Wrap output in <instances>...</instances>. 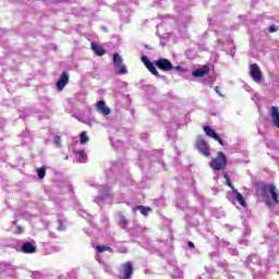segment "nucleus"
Masks as SVG:
<instances>
[{
	"instance_id": "nucleus-1",
	"label": "nucleus",
	"mask_w": 279,
	"mask_h": 279,
	"mask_svg": "<svg viewBox=\"0 0 279 279\" xmlns=\"http://www.w3.org/2000/svg\"><path fill=\"white\" fill-rule=\"evenodd\" d=\"M256 189L257 193L260 194L262 197H267V193L269 192L272 197V202H275V204H279L278 187H276L274 184L267 185L264 182H258L256 184Z\"/></svg>"
},
{
	"instance_id": "nucleus-2",
	"label": "nucleus",
	"mask_w": 279,
	"mask_h": 279,
	"mask_svg": "<svg viewBox=\"0 0 279 279\" xmlns=\"http://www.w3.org/2000/svg\"><path fill=\"white\" fill-rule=\"evenodd\" d=\"M209 167L213 171H226L228 167V157H226V153L219 150L217 156L209 162Z\"/></svg>"
},
{
	"instance_id": "nucleus-3",
	"label": "nucleus",
	"mask_w": 279,
	"mask_h": 279,
	"mask_svg": "<svg viewBox=\"0 0 279 279\" xmlns=\"http://www.w3.org/2000/svg\"><path fill=\"white\" fill-rule=\"evenodd\" d=\"M113 66L118 75H128V66L123 64V59L118 52L113 53Z\"/></svg>"
},
{
	"instance_id": "nucleus-4",
	"label": "nucleus",
	"mask_w": 279,
	"mask_h": 279,
	"mask_svg": "<svg viewBox=\"0 0 279 279\" xmlns=\"http://www.w3.org/2000/svg\"><path fill=\"white\" fill-rule=\"evenodd\" d=\"M195 147L196 149H198L202 156H205V158H210V149L208 148V142H206L204 138H198L196 141Z\"/></svg>"
},
{
	"instance_id": "nucleus-5",
	"label": "nucleus",
	"mask_w": 279,
	"mask_h": 279,
	"mask_svg": "<svg viewBox=\"0 0 279 279\" xmlns=\"http://www.w3.org/2000/svg\"><path fill=\"white\" fill-rule=\"evenodd\" d=\"M250 75L252 80L255 81L257 84L263 82V72L260 71V66H258V64H251Z\"/></svg>"
},
{
	"instance_id": "nucleus-6",
	"label": "nucleus",
	"mask_w": 279,
	"mask_h": 279,
	"mask_svg": "<svg viewBox=\"0 0 279 279\" xmlns=\"http://www.w3.org/2000/svg\"><path fill=\"white\" fill-rule=\"evenodd\" d=\"M203 130H204L205 134L207 136H209V138H214V141H217V143H219V145H221L222 147H226L223 140H221V136H219V134H217V131H215L213 128H210L208 125H204Z\"/></svg>"
},
{
	"instance_id": "nucleus-7",
	"label": "nucleus",
	"mask_w": 279,
	"mask_h": 279,
	"mask_svg": "<svg viewBox=\"0 0 279 279\" xmlns=\"http://www.w3.org/2000/svg\"><path fill=\"white\" fill-rule=\"evenodd\" d=\"M155 66L159 69V71H173V63L169 61V59H158L155 61Z\"/></svg>"
},
{
	"instance_id": "nucleus-8",
	"label": "nucleus",
	"mask_w": 279,
	"mask_h": 279,
	"mask_svg": "<svg viewBox=\"0 0 279 279\" xmlns=\"http://www.w3.org/2000/svg\"><path fill=\"white\" fill-rule=\"evenodd\" d=\"M132 274H134V266L132 262H126L122 265V276L120 279H131Z\"/></svg>"
},
{
	"instance_id": "nucleus-9",
	"label": "nucleus",
	"mask_w": 279,
	"mask_h": 279,
	"mask_svg": "<svg viewBox=\"0 0 279 279\" xmlns=\"http://www.w3.org/2000/svg\"><path fill=\"white\" fill-rule=\"evenodd\" d=\"M142 62L146 66L147 71L151 73V75H155V77H160V73L156 69V65L151 61H149L146 56L142 57Z\"/></svg>"
},
{
	"instance_id": "nucleus-10",
	"label": "nucleus",
	"mask_w": 279,
	"mask_h": 279,
	"mask_svg": "<svg viewBox=\"0 0 279 279\" xmlns=\"http://www.w3.org/2000/svg\"><path fill=\"white\" fill-rule=\"evenodd\" d=\"M66 84H69V73L63 72L57 82V90H64V86H66Z\"/></svg>"
},
{
	"instance_id": "nucleus-11",
	"label": "nucleus",
	"mask_w": 279,
	"mask_h": 279,
	"mask_svg": "<svg viewBox=\"0 0 279 279\" xmlns=\"http://www.w3.org/2000/svg\"><path fill=\"white\" fill-rule=\"evenodd\" d=\"M96 110L105 117H108V114L112 112V110L108 106H106V101L104 100H100L96 104Z\"/></svg>"
},
{
	"instance_id": "nucleus-12",
	"label": "nucleus",
	"mask_w": 279,
	"mask_h": 279,
	"mask_svg": "<svg viewBox=\"0 0 279 279\" xmlns=\"http://www.w3.org/2000/svg\"><path fill=\"white\" fill-rule=\"evenodd\" d=\"M210 73V66L203 65L202 68H198L192 72L193 77H204L205 75H208Z\"/></svg>"
},
{
	"instance_id": "nucleus-13",
	"label": "nucleus",
	"mask_w": 279,
	"mask_h": 279,
	"mask_svg": "<svg viewBox=\"0 0 279 279\" xmlns=\"http://www.w3.org/2000/svg\"><path fill=\"white\" fill-rule=\"evenodd\" d=\"M270 117L272 120V123L277 130H279V108L276 106H272L270 108Z\"/></svg>"
},
{
	"instance_id": "nucleus-14",
	"label": "nucleus",
	"mask_w": 279,
	"mask_h": 279,
	"mask_svg": "<svg viewBox=\"0 0 279 279\" xmlns=\"http://www.w3.org/2000/svg\"><path fill=\"white\" fill-rule=\"evenodd\" d=\"M22 252H24V254H35L36 246H34L32 242H25L22 245Z\"/></svg>"
},
{
	"instance_id": "nucleus-15",
	"label": "nucleus",
	"mask_w": 279,
	"mask_h": 279,
	"mask_svg": "<svg viewBox=\"0 0 279 279\" xmlns=\"http://www.w3.org/2000/svg\"><path fill=\"white\" fill-rule=\"evenodd\" d=\"M232 193L235 195V199L240 204V206H247V204L245 203V198L243 197V194H241L239 190L233 189Z\"/></svg>"
},
{
	"instance_id": "nucleus-16",
	"label": "nucleus",
	"mask_w": 279,
	"mask_h": 279,
	"mask_svg": "<svg viewBox=\"0 0 279 279\" xmlns=\"http://www.w3.org/2000/svg\"><path fill=\"white\" fill-rule=\"evenodd\" d=\"M92 50L94 51V53H96V56H106V50L95 43H92Z\"/></svg>"
},
{
	"instance_id": "nucleus-17",
	"label": "nucleus",
	"mask_w": 279,
	"mask_h": 279,
	"mask_svg": "<svg viewBox=\"0 0 279 279\" xmlns=\"http://www.w3.org/2000/svg\"><path fill=\"white\" fill-rule=\"evenodd\" d=\"M134 211L140 210L141 215H144V217H147L151 213V207H145L143 205H138L133 208Z\"/></svg>"
},
{
	"instance_id": "nucleus-18",
	"label": "nucleus",
	"mask_w": 279,
	"mask_h": 279,
	"mask_svg": "<svg viewBox=\"0 0 279 279\" xmlns=\"http://www.w3.org/2000/svg\"><path fill=\"white\" fill-rule=\"evenodd\" d=\"M128 223H130V221H128V218H125V216H120L119 217V226L120 228H128Z\"/></svg>"
},
{
	"instance_id": "nucleus-19",
	"label": "nucleus",
	"mask_w": 279,
	"mask_h": 279,
	"mask_svg": "<svg viewBox=\"0 0 279 279\" xmlns=\"http://www.w3.org/2000/svg\"><path fill=\"white\" fill-rule=\"evenodd\" d=\"M223 178L226 180L227 186H229V189H231V191L233 192L234 189L236 187H234V185L232 184V181L230 180V175H228V173H223Z\"/></svg>"
},
{
	"instance_id": "nucleus-20",
	"label": "nucleus",
	"mask_w": 279,
	"mask_h": 279,
	"mask_svg": "<svg viewBox=\"0 0 279 279\" xmlns=\"http://www.w3.org/2000/svg\"><path fill=\"white\" fill-rule=\"evenodd\" d=\"M87 142H88V135L86 134L85 131H83L80 135V143L81 145H86Z\"/></svg>"
},
{
	"instance_id": "nucleus-21",
	"label": "nucleus",
	"mask_w": 279,
	"mask_h": 279,
	"mask_svg": "<svg viewBox=\"0 0 279 279\" xmlns=\"http://www.w3.org/2000/svg\"><path fill=\"white\" fill-rule=\"evenodd\" d=\"M37 175L40 180L45 179V175H47V169H45V167L37 169Z\"/></svg>"
},
{
	"instance_id": "nucleus-22",
	"label": "nucleus",
	"mask_w": 279,
	"mask_h": 279,
	"mask_svg": "<svg viewBox=\"0 0 279 279\" xmlns=\"http://www.w3.org/2000/svg\"><path fill=\"white\" fill-rule=\"evenodd\" d=\"M53 143L56 147H62V137H60V135H56L53 138Z\"/></svg>"
},
{
	"instance_id": "nucleus-23",
	"label": "nucleus",
	"mask_w": 279,
	"mask_h": 279,
	"mask_svg": "<svg viewBox=\"0 0 279 279\" xmlns=\"http://www.w3.org/2000/svg\"><path fill=\"white\" fill-rule=\"evenodd\" d=\"M276 32H279V26L276 24H272L268 27V34H276Z\"/></svg>"
},
{
	"instance_id": "nucleus-24",
	"label": "nucleus",
	"mask_w": 279,
	"mask_h": 279,
	"mask_svg": "<svg viewBox=\"0 0 279 279\" xmlns=\"http://www.w3.org/2000/svg\"><path fill=\"white\" fill-rule=\"evenodd\" d=\"M58 223H59V227H58L59 232H64V230H66V226L62 223V220H59Z\"/></svg>"
},
{
	"instance_id": "nucleus-25",
	"label": "nucleus",
	"mask_w": 279,
	"mask_h": 279,
	"mask_svg": "<svg viewBox=\"0 0 279 279\" xmlns=\"http://www.w3.org/2000/svg\"><path fill=\"white\" fill-rule=\"evenodd\" d=\"M106 247H107V246L98 245V246H96V250H97V252H98L99 254H101V252H106Z\"/></svg>"
},
{
	"instance_id": "nucleus-26",
	"label": "nucleus",
	"mask_w": 279,
	"mask_h": 279,
	"mask_svg": "<svg viewBox=\"0 0 279 279\" xmlns=\"http://www.w3.org/2000/svg\"><path fill=\"white\" fill-rule=\"evenodd\" d=\"M23 232H24L23 227L17 226V227H16L15 234H23Z\"/></svg>"
},
{
	"instance_id": "nucleus-27",
	"label": "nucleus",
	"mask_w": 279,
	"mask_h": 279,
	"mask_svg": "<svg viewBox=\"0 0 279 279\" xmlns=\"http://www.w3.org/2000/svg\"><path fill=\"white\" fill-rule=\"evenodd\" d=\"M215 90H216L217 95H219L220 97H223L222 93L219 90V86H216Z\"/></svg>"
},
{
	"instance_id": "nucleus-28",
	"label": "nucleus",
	"mask_w": 279,
	"mask_h": 279,
	"mask_svg": "<svg viewBox=\"0 0 279 279\" xmlns=\"http://www.w3.org/2000/svg\"><path fill=\"white\" fill-rule=\"evenodd\" d=\"M76 155L78 156V158H84V150H78Z\"/></svg>"
},
{
	"instance_id": "nucleus-29",
	"label": "nucleus",
	"mask_w": 279,
	"mask_h": 279,
	"mask_svg": "<svg viewBox=\"0 0 279 279\" xmlns=\"http://www.w3.org/2000/svg\"><path fill=\"white\" fill-rule=\"evenodd\" d=\"M187 246H189L191 250H195V243H193V242H187Z\"/></svg>"
},
{
	"instance_id": "nucleus-30",
	"label": "nucleus",
	"mask_w": 279,
	"mask_h": 279,
	"mask_svg": "<svg viewBox=\"0 0 279 279\" xmlns=\"http://www.w3.org/2000/svg\"><path fill=\"white\" fill-rule=\"evenodd\" d=\"M106 252H110V253L112 254L114 251L112 250V247L107 246V247H106Z\"/></svg>"
},
{
	"instance_id": "nucleus-31",
	"label": "nucleus",
	"mask_w": 279,
	"mask_h": 279,
	"mask_svg": "<svg viewBox=\"0 0 279 279\" xmlns=\"http://www.w3.org/2000/svg\"><path fill=\"white\" fill-rule=\"evenodd\" d=\"M49 236H50V239H56V233L54 232H50Z\"/></svg>"
},
{
	"instance_id": "nucleus-32",
	"label": "nucleus",
	"mask_w": 279,
	"mask_h": 279,
	"mask_svg": "<svg viewBox=\"0 0 279 279\" xmlns=\"http://www.w3.org/2000/svg\"><path fill=\"white\" fill-rule=\"evenodd\" d=\"M174 69H175V71H182V66H180V65L175 66Z\"/></svg>"
},
{
	"instance_id": "nucleus-33",
	"label": "nucleus",
	"mask_w": 279,
	"mask_h": 279,
	"mask_svg": "<svg viewBox=\"0 0 279 279\" xmlns=\"http://www.w3.org/2000/svg\"><path fill=\"white\" fill-rule=\"evenodd\" d=\"M162 27H163L162 24H157V29H160V28H162Z\"/></svg>"
},
{
	"instance_id": "nucleus-34",
	"label": "nucleus",
	"mask_w": 279,
	"mask_h": 279,
	"mask_svg": "<svg viewBox=\"0 0 279 279\" xmlns=\"http://www.w3.org/2000/svg\"><path fill=\"white\" fill-rule=\"evenodd\" d=\"M1 34H8V31L1 29Z\"/></svg>"
},
{
	"instance_id": "nucleus-35",
	"label": "nucleus",
	"mask_w": 279,
	"mask_h": 279,
	"mask_svg": "<svg viewBox=\"0 0 279 279\" xmlns=\"http://www.w3.org/2000/svg\"><path fill=\"white\" fill-rule=\"evenodd\" d=\"M101 29H104L106 32V26H102Z\"/></svg>"
},
{
	"instance_id": "nucleus-36",
	"label": "nucleus",
	"mask_w": 279,
	"mask_h": 279,
	"mask_svg": "<svg viewBox=\"0 0 279 279\" xmlns=\"http://www.w3.org/2000/svg\"><path fill=\"white\" fill-rule=\"evenodd\" d=\"M156 35H157V36H160V33H158V31H157V32H156Z\"/></svg>"
},
{
	"instance_id": "nucleus-37",
	"label": "nucleus",
	"mask_w": 279,
	"mask_h": 279,
	"mask_svg": "<svg viewBox=\"0 0 279 279\" xmlns=\"http://www.w3.org/2000/svg\"><path fill=\"white\" fill-rule=\"evenodd\" d=\"M13 223L16 225V221H14Z\"/></svg>"
}]
</instances>
